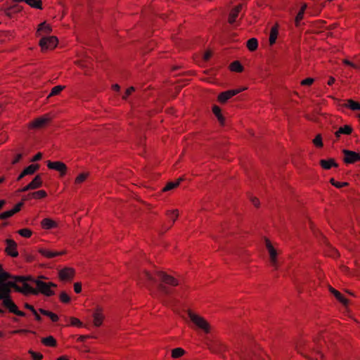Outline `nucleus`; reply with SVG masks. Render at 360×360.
I'll use <instances>...</instances> for the list:
<instances>
[{"label": "nucleus", "instance_id": "nucleus-1", "mask_svg": "<svg viewBox=\"0 0 360 360\" xmlns=\"http://www.w3.org/2000/svg\"><path fill=\"white\" fill-rule=\"evenodd\" d=\"M16 281L22 284V293L24 295H38L41 293L50 297L55 294L53 288L57 287V285L52 282L46 283L39 278L35 279L31 277L18 276L16 277Z\"/></svg>", "mask_w": 360, "mask_h": 360}, {"label": "nucleus", "instance_id": "nucleus-2", "mask_svg": "<svg viewBox=\"0 0 360 360\" xmlns=\"http://www.w3.org/2000/svg\"><path fill=\"white\" fill-rule=\"evenodd\" d=\"M155 275L160 281L158 286V290L165 295H169L171 292L169 286H177L179 284V281L174 276L167 274L164 271H156Z\"/></svg>", "mask_w": 360, "mask_h": 360}, {"label": "nucleus", "instance_id": "nucleus-3", "mask_svg": "<svg viewBox=\"0 0 360 360\" xmlns=\"http://www.w3.org/2000/svg\"><path fill=\"white\" fill-rule=\"evenodd\" d=\"M188 316L195 329L201 330L205 333L210 332L211 326L202 316L191 310L188 311Z\"/></svg>", "mask_w": 360, "mask_h": 360}, {"label": "nucleus", "instance_id": "nucleus-4", "mask_svg": "<svg viewBox=\"0 0 360 360\" xmlns=\"http://www.w3.org/2000/svg\"><path fill=\"white\" fill-rule=\"evenodd\" d=\"M16 277L17 276H15L13 278L14 281H8L0 285V300H4L6 298H9L11 288H13L16 291L22 293L23 285L20 282L16 281Z\"/></svg>", "mask_w": 360, "mask_h": 360}, {"label": "nucleus", "instance_id": "nucleus-5", "mask_svg": "<svg viewBox=\"0 0 360 360\" xmlns=\"http://www.w3.org/2000/svg\"><path fill=\"white\" fill-rule=\"evenodd\" d=\"M265 246L269 255L271 266L276 270L279 267L278 251L273 246L271 242L265 238Z\"/></svg>", "mask_w": 360, "mask_h": 360}, {"label": "nucleus", "instance_id": "nucleus-6", "mask_svg": "<svg viewBox=\"0 0 360 360\" xmlns=\"http://www.w3.org/2000/svg\"><path fill=\"white\" fill-rule=\"evenodd\" d=\"M51 117L49 114H46L41 117L34 119L28 124V128L30 129H41L44 128L51 122Z\"/></svg>", "mask_w": 360, "mask_h": 360}, {"label": "nucleus", "instance_id": "nucleus-7", "mask_svg": "<svg viewBox=\"0 0 360 360\" xmlns=\"http://www.w3.org/2000/svg\"><path fill=\"white\" fill-rule=\"evenodd\" d=\"M246 88H242V89H233V90H229L224 91L219 94L217 100L218 101L221 103L224 104L227 102L229 99L234 96L235 95L240 93L242 91L245 90Z\"/></svg>", "mask_w": 360, "mask_h": 360}, {"label": "nucleus", "instance_id": "nucleus-8", "mask_svg": "<svg viewBox=\"0 0 360 360\" xmlns=\"http://www.w3.org/2000/svg\"><path fill=\"white\" fill-rule=\"evenodd\" d=\"M47 167L50 169H53L60 173V176H63L68 170L66 165L60 161L51 162L47 161Z\"/></svg>", "mask_w": 360, "mask_h": 360}, {"label": "nucleus", "instance_id": "nucleus-9", "mask_svg": "<svg viewBox=\"0 0 360 360\" xmlns=\"http://www.w3.org/2000/svg\"><path fill=\"white\" fill-rule=\"evenodd\" d=\"M58 44V39L56 37H42L39 41V45L42 50L53 49Z\"/></svg>", "mask_w": 360, "mask_h": 360}, {"label": "nucleus", "instance_id": "nucleus-10", "mask_svg": "<svg viewBox=\"0 0 360 360\" xmlns=\"http://www.w3.org/2000/svg\"><path fill=\"white\" fill-rule=\"evenodd\" d=\"M342 153L344 154L343 160L346 164H352L360 161V155L356 152L344 149Z\"/></svg>", "mask_w": 360, "mask_h": 360}, {"label": "nucleus", "instance_id": "nucleus-11", "mask_svg": "<svg viewBox=\"0 0 360 360\" xmlns=\"http://www.w3.org/2000/svg\"><path fill=\"white\" fill-rule=\"evenodd\" d=\"M75 269L71 267H65L60 270L58 274L61 281H71L75 276Z\"/></svg>", "mask_w": 360, "mask_h": 360}, {"label": "nucleus", "instance_id": "nucleus-12", "mask_svg": "<svg viewBox=\"0 0 360 360\" xmlns=\"http://www.w3.org/2000/svg\"><path fill=\"white\" fill-rule=\"evenodd\" d=\"M105 316L103 314V309L97 307L93 313V322L96 327H99L102 325Z\"/></svg>", "mask_w": 360, "mask_h": 360}, {"label": "nucleus", "instance_id": "nucleus-13", "mask_svg": "<svg viewBox=\"0 0 360 360\" xmlns=\"http://www.w3.org/2000/svg\"><path fill=\"white\" fill-rule=\"evenodd\" d=\"M6 252L8 255L13 257H16L18 256V252L17 251V243L12 239H6Z\"/></svg>", "mask_w": 360, "mask_h": 360}, {"label": "nucleus", "instance_id": "nucleus-14", "mask_svg": "<svg viewBox=\"0 0 360 360\" xmlns=\"http://www.w3.org/2000/svg\"><path fill=\"white\" fill-rule=\"evenodd\" d=\"M23 205V202H20L15 205L13 209L4 212L0 214V219H6L7 218H9L12 217L13 214L19 212Z\"/></svg>", "mask_w": 360, "mask_h": 360}, {"label": "nucleus", "instance_id": "nucleus-15", "mask_svg": "<svg viewBox=\"0 0 360 360\" xmlns=\"http://www.w3.org/2000/svg\"><path fill=\"white\" fill-rule=\"evenodd\" d=\"M39 252L41 255H42L43 256H44L45 257L49 258V259L65 254L64 251H61V252L51 251V250H46L44 248L39 249Z\"/></svg>", "mask_w": 360, "mask_h": 360}, {"label": "nucleus", "instance_id": "nucleus-16", "mask_svg": "<svg viewBox=\"0 0 360 360\" xmlns=\"http://www.w3.org/2000/svg\"><path fill=\"white\" fill-rule=\"evenodd\" d=\"M209 348L214 353H220L226 349V346L219 341H214L209 345Z\"/></svg>", "mask_w": 360, "mask_h": 360}, {"label": "nucleus", "instance_id": "nucleus-17", "mask_svg": "<svg viewBox=\"0 0 360 360\" xmlns=\"http://www.w3.org/2000/svg\"><path fill=\"white\" fill-rule=\"evenodd\" d=\"M242 8V4H239L231 9L229 15V22L230 24H233L236 20V18L238 16V14Z\"/></svg>", "mask_w": 360, "mask_h": 360}, {"label": "nucleus", "instance_id": "nucleus-18", "mask_svg": "<svg viewBox=\"0 0 360 360\" xmlns=\"http://www.w3.org/2000/svg\"><path fill=\"white\" fill-rule=\"evenodd\" d=\"M52 31L51 27L44 22L39 25V27L37 30V35L41 36L43 34H49Z\"/></svg>", "mask_w": 360, "mask_h": 360}, {"label": "nucleus", "instance_id": "nucleus-19", "mask_svg": "<svg viewBox=\"0 0 360 360\" xmlns=\"http://www.w3.org/2000/svg\"><path fill=\"white\" fill-rule=\"evenodd\" d=\"M329 290L335 297V298L338 300L342 304H344L345 306H347L348 304V300L345 298L339 291H338L337 290L332 287L329 288Z\"/></svg>", "mask_w": 360, "mask_h": 360}, {"label": "nucleus", "instance_id": "nucleus-20", "mask_svg": "<svg viewBox=\"0 0 360 360\" xmlns=\"http://www.w3.org/2000/svg\"><path fill=\"white\" fill-rule=\"evenodd\" d=\"M320 165L325 169H330L332 167H337L338 165L335 162L334 159L321 160Z\"/></svg>", "mask_w": 360, "mask_h": 360}, {"label": "nucleus", "instance_id": "nucleus-21", "mask_svg": "<svg viewBox=\"0 0 360 360\" xmlns=\"http://www.w3.org/2000/svg\"><path fill=\"white\" fill-rule=\"evenodd\" d=\"M212 112L214 114V115L217 117L220 124L224 126L225 124V117L223 116V115L221 112V108L217 105H214L212 107Z\"/></svg>", "mask_w": 360, "mask_h": 360}, {"label": "nucleus", "instance_id": "nucleus-22", "mask_svg": "<svg viewBox=\"0 0 360 360\" xmlns=\"http://www.w3.org/2000/svg\"><path fill=\"white\" fill-rule=\"evenodd\" d=\"M352 132V128L349 125H345L339 128V129L335 133L337 139H338L341 134L349 135Z\"/></svg>", "mask_w": 360, "mask_h": 360}, {"label": "nucleus", "instance_id": "nucleus-23", "mask_svg": "<svg viewBox=\"0 0 360 360\" xmlns=\"http://www.w3.org/2000/svg\"><path fill=\"white\" fill-rule=\"evenodd\" d=\"M32 190L40 188L42 186V179L41 175H37L34 179L29 184Z\"/></svg>", "mask_w": 360, "mask_h": 360}, {"label": "nucleus", "instance_id": "nucleus-24", "mask_svg": "<svg viewBox=\"0 0 360 360\" xmlns=\"http://www.w3.org/2000/svg\"><path fill=\"white\" fill-rule=\"evenodd\" d=\"M3 305L7 308L10 312L13 314L18 308L16 304L10 298L4 299L3 300Z\"/></svg>", "mask_w": 360, "mask_h": 360}, {"label": "nucleus", "instance_id": "nucleus-25", "mask_svg": "<svg viewBox=\"0 0 360 360\" xmlns=\"http://www.w3.org/2000/svg\"><path fill=\"white\" fill-rule=\"evenodd\" d=\"M46 195H47V194L45 191L40 190L38 191H35V192L29 193L25 200L29 199V198L41 199V198H45Z\"/></svg>", "mask_w": 360, "mask_h": 360}, {"label": "nucleus", "instance_id": "nucleus-26", "mask_svg": "<svg viewBox=\"0 0 360 360\" xmlns=\"http://www.w3.org/2000/svg\"><path fill=\"white\" fill-rule=\"evenodd\" d=\"M41 224L45 229H51L57 226L56 222L49 218L44 219L41 221Z\"/></svg>", "mask_w": 360, "mask_h": 360}, {"label": "nucleus", "instance_id": "nucleus-27", "mask_svg": "<svg viewBox=\"0 0 360 360\" xmlns=\"http://www.w3.org/2000/svg\"><path fill=\"white\" fill-rule=\"evenodd\" d=\"M144 280H147L153 284L155 283L157 281L156 278L153 276V275H152L149 271H144L140 275V281H141Z\"/></svg>", "mask_w": 360, "mask_h": 360}, {"label": "nucleus", "instance_id": "nucleus-28", "mask_svg": "<svg viewBox=\"0 0 360 360\" xmlns=\"http://www.w3.org/2000/svg\"><path fill=\"white\" fill-rule=\"evenodd\" d=\"M183 178H179L176 180L175 182H169L167 184L165 187L162 189L163 192H166L168 191H171L176 187H178L180 184V183L183 181Z\"/></svg>", "mask_w": 360, "mask_h": 360}, {"label": "nucleus", "instance_id": "nucleus-29", "mask_svg": "<svg viewBox=\"0 0 360 360\" xmlns=\"http://www.w3.org/2000/svg\"><path fill=\"white\" fill-rule=\"evenodd\" d=\"M307 7V5L306 4H304L302 5L300 11L296 15L295 19V25L297 27H298L300 25V22L303 19L304 13V11H305Z\"/></svg>", "mask_w": 360, "mask_h": 360}, {"label": "nucleus", "instance_id": "nucleus-30", "mask_svg": "<svg viewBox=\"0 0 360 360\" xmlns=\"http://www.w3.org/2000/svg\"><path fill=\"white\" fill-rule=\"evenodd\" d=\"M89 176V172H82L79 174L75 179V184L80 185L84 183Z\"/></svg>", "mask_w": 360, "mask_h": 360}, {"label": "nucleus", "instance_id": "nucleus-31", "mask_svg": "<svg viewBox=\"0 0 360 360\" xmlns=\"http://www.w3.org/2000/svg\"><path fill=\"white\" fill-rule=\"evenodd\" d=\"M42 343L49 347H55L56 346V340L52 336H49L47 338H42Z\"/></svg>", "mask_w": 360, "mask_h": 360}, {"label": "nucleus", "instance_id": "nucleus-32", "mask_svg": "<svg viewBox=\"0 0 360 360\" xmlns=\"http://www.w3.org/2000/svg\"><path fill=\"white\" fill-rule=\"evenodd\" d=\"M258 43L255 38H251L247 41V47L251 51H255L257 49Z\"/></svg>", "mask_w": 360, "mask_h": 360}, {"label": "nucleus", "instance_id": "nucleus-33", "mask_svg": "<svg viewBox=\"0 0 360 360\" xmlns=\"http://www.w3.org/2000/svg\"><path fill=\"white\" fill-rule=\"evenodd\" d=\"M230 69L233 72H241L243 70V67L241 65L239 61H234L231 63Z\"/></svg>", "mask_w": 360, "mask_h": 360}, {"label": "nucleus", "instance_id": "nucleus-34", "mask_svg": "<svg viewBox=\"0 0 360 360\" xmlns=\"http://www.w3.org/2000/svg\"><path fill=\"white\" fill-rule=\"evenodd\" d=\"M39 168V165H30L26 167L23 171L26 175H32Z\"/></svg>", "mask_w": 360, "mask_h": 360}, {"label": "nucleus", "instance_id": "nucleus-35", "mask_svg": "<svg viewBox=\"0 0 360 360\" xmlns=\"http://www.w3.org/2000/svg\"><path fill=\"white\" fill-rule=\"evenodd\" d=\"M278 36V30L276 27H273L271 30L270 36H269V43L271 45H273L277 39Z\"/></svg>", "mask_w": 360, "mask_h": 360}, {"label": "nucleus", "instance_id": "nucleus-36", "mask_svg": "<svg viewBox=\"0 0 360 360\" xmlns=\"http://www.w3.org/2000/svg\"><path fill=\"white\" fill-rule=\"evenodd\" d=\"M25 2L33 8H42V2L41 0H25Z\"/></svg>", "mask_w": 360, "mask_h": 360}, {"label": "nucleus", "instance_id": "nucleus-37", "mask_svg": "<svg viewBox=\"0 0 360 360\" xmlns=\"http://www.w3.org/2000/svg\"><path fill=\"white\" fill-rule=\"evenodd\" d=\"M185 354V351L180 347L175 348L172 350V357L174 359H177L182 356Z\"/></svg>", "mask_w": 360, "mask_h": 360}, {"label": "nucleus", "instance_id": "nucleus-38", "mask_svg": "<svg viewBox=\"0 0 360 360\" xmlns=\"http://www.w3.org/2000/svg\"><path fill=\"white\" fill-rule=\"evenodd\" d=\"M64 89H65V86L58 85V86H54L51 89V93L48 96V98L58 95Z\"/></svg>", "mask_w": 360, "mask_h": 360}, {"label": "nucleus", "instance_id": "nucleus-39", "mask_svg": "<svg viewBox=\"0 0 360 360\" xmlns=\"http://www.w3.org/2000/svg\"><path fill=\"white\" fill-rule=\"evenodd\" d=\"M346 106L352 109V110H360V103L349 99L347 101Z\"/></svg>", "mask_w": 360, "mask_h": 360}, {"label": "nucleus", "instance_id": "nucleus-40", "mask_svg": "<svg viewBox=\"0 0 360 360\" xmlns=\"http://www.w3.org/2000/svg\"><path fill=\"white\" fill-rule=\"evenodd\" d=\"M18 233L22 237H25V238H30L32 234V232L30 229H20Z\"/></svg>", "mask_w": 360, "mask_h": 360}, {"label": "nucleus", "instance_id": "nucleus-41", "mask_svg": "<svg viewBox=\"0 0 360 360\" xmlns=\"http://www.w3.org/2000/svg\"><path fill=\"white\" fill-rule=\"evenodd\" d=\"M313 143L319 148H321L323 146V141H322V137L321 134L316 135V136L313 140Z\"/></svg>", "mask_w": 360, "mask_h": 360}, {"label": "nucleus", "instance_id": "nucleus-42", "mask_svg": "<svg viewBox=\"0 0 360 360\" xmlns=\"http://www.w3.org/2000/svg\"><path fill=\"white\" fill-rule=\"evenodd\" d=\"M167 214L168 216H171L172 217L173 223L176 221L177 217H179V211L178 210H169L167 212Z\"/></svg>", "mask_w": 360, "mask_h": 360}, {"label": "nucleus", "instance_id": "nucleus-43", "mask_svg": "<svg viewBox=\"0 0 360 360\" xmlns=\"http://www.w3.org/2000/svg\"><path fill=\"white\" fill-rule=\"evenodd\" d=\"M28 352L34 360H41L43 358V355L41 353L35 352L32 350H29Z\"/></svg>", "mask_w": 360, "mask_h": 360}, {"label": "nucleus", "instance_id": "nucleus-44", "mask_svg": "<svg viewBox=\"0 0 360 360\" xmlns=\"http://www.w3.org/2000/svg\"><path fill=\"white\" fill-rule=\"evenodd\" d=\"M330 183L333 186H335L336 188H342V187H343V186H347V184H347V183H346V182H342V183H341V182L336 181H335V179H333V178H332V179H330Z\"/></svg>", "mask_w": 360, "mask_h": 360}, {"label": "nucleus", "instance_id": "nucleus-45", "mask_svg": "<svg viewBox=\"0 0 360 360\" xmlns=\"http://www.w3.org/2000/svg\"><path fill=\"white\" fill-rule=\"evenodd\" d=\"M60 300L63 303H68L70 300V298L66 292H62L60 295Z\"/></svg>", "mask_w": 360, "mask_h": 360}, {"label": "nucleus", "instance_id": "nucleus-46", "mask_svg": "<svg viewBox=\"0 0 360 360\" xmlns=\"http://www.w3.org/2000/svg\"><path fill=\"white\" fill-rule=\"evenodd\" d=\"M70 323L72 326L81 327L82 326V323L77 318L71 317L70 318Z\"/></svg>", "mask_w": 360, "mask_h": 360}, {"label": "nucleus", "instance_id": "nucleus-47", "mask_svg": "<svg viewBox=\"0 0 360 360\" xmlns=\"http://www.w3.org/2000/svg\"><path fill=\"white\" fill-rule=\"evenodd\" d=\"M11 275L6 272H4L0 274V285H2L3 282L6 281L8 278H11Z\"/></svg>", "mask_w": 360, "mask_h": 360}, {"label": "nucleus", "instance_id": "nucleus-48", "mask_svg": "<svg viewBox=\"0 0 360 360\" xmlns=\"http://www.w3.org/2000/svg\"><path fill=\"white\" fill-rule=\"evenodd\" d=\"M135 91V88L134 86H131L129 88H128L127 90H126V92L124 94V95L122 96V98L126 100L127 98L132 93Z\"/></svg>", "mask_w": 360, "mask_h": 360}, {"label": "nucleus", "instance_id": "nucleus-49", "mask_svg": "<svg viewBox=\"0 0 360 360\" xmlns=\"http://www.w3.org/2000/svg\"><path fill=\"white\" fill-rule=\"evenodd\" d=\"M313 82H314V79L309 77L305 79H303L301 82V84L304 85V86H306V85L309 86V85L312 84Z\"/></svg>", "mask_w": 360, "mask_h": 360}, {"label": "nucleus", "instance_id": "nucleus-50", "mask_svg": "<svg viewBox=\"0 0 360 360\" xmlns=\"http://www.w3.org/2000/svg\"><path fill=\"white\" fill-rule=\"evenodd\" d=\"M74 290L76 293H79L82 291V285L80 283H75L74 284Z\"/></svg>", "mask_w": 360, "mask_h": 360}, {"label": "nucleus", "instance_id": "nucleus-51", "mask_svg": "<svg viewBox=\"0 0 360 360\" xmlns=\"http://www.w3.org/2000/svg\"><path fill=\"white\" fill-rule=\"evenodd\" d=\"M212 53L210 51H207L203 56V59L205 61H207L212 56Z\"/></svg>", "mask_w": 360, "mask_h": 360}, {"label": "nucleus", "instance_id": "nucleus-52", "mask_svg": "<svg viewBox=\"0 0 360 360\" xmlns=\"http://www.w3.org/2000/svg\"><path fill=\"white\" fill-rule=\"evenodd\" d=\"M49 317L51 319L52 321L56 322L58 320V316L56 314H53L50 311L49 314Z\"/></svg>", "mask_w": 360, "mask_h": 360}, {"label": "nucleus", "instance_id": "nucleus-53", "mask_svg": "<svg viewBox=\"0 0 360 360\" xmlns=\"http://www.w3.org/2000/svg\"><path fill=\"white\" fill-rule=\"evenodd\" d=\"M42 158V154L41 153H37L34 157L32 159V162H36V161H38L39 160H41V158Z\"/></svg>", "mask_w": 360, "mask_h": 360}, {"label": "nucleus", "instance_id": "nucleus-54", "mask_svg": "<svg viewBox=\"0 0 360 360\" xmlns=\"http://www.w3.org/2000/svg\"><path fill=\"white\" fill-rule=\"evenodd\" d=\"M343 63L345 64V65H349V66H352L354 68H357V66L356 65H354V63H351L349 60H348L347 59H344L343 60Z\"/></svg>", "mask_w": 360, "mask_h": 360}, {"label": "nucleus", "instance_id": "nucleus-55", "mask_svg": "<svg viewBox=\"0 0 360 360\" xmlns=\"http://www.w3.org/2000/svg\"><path fill=\"white\" fill-rule=\"evenodd\" d=\"M329 255L330 257H338L339 255V254H338V251L335 249L332 248L331 249V252L330 253Z\"/></svg>", "mask_w": 360, "mask_h": 360}, {"label": "nucleus", "instance_id": "nucleus-56", "mask_svg": "<svg viewBox=\"0 0 360 360\" xmlns=\"http://www.w3.org/2000/svg\"><path fill=\"white\" fill-rule=\"evenodd\" d=\"M251 201H252V204L255 207H258L259 206V200L257 198H255V197L252 198H251Z\"/></svg>", "mask_w": 360, "mask_h": 360}, {"label": "nucleus", "instance_id": "nucleus-57", "mask_svg": "<svg viewBox=\"0 0 360 360\" xmlns=\"http://www.w3.org/2000/svg\"><path fill=\"white\" fill-rule=\"evenodd\" d=\"M25 307L27 309H30L32 313H35V309H34V307L32 306L31 304L26 303L25 304Z\"/></svg>", "mask_w": 360, "mask_h": 360}, {"label": "nucleus", "instance_id": "nucleus-58", "mask_svg": "<svg viewBox=\"0 0 360 360\" xmlns=\"http://www.w3.org/2000/svg\"><path fill=\"white\" fill-rule=\"evenodd\" d=\"M22 158V155L21 154H18L16 155V157L15 158V159L13 160V164H16L17 162H18L20 161V160Z\"/></svg>", "mask_w": 360, "mask_h": 360}, {"label": "nucleus", "instance_id": "nucleus-59", "mask_svg": "<svg viewBox=\"0 0 360 360\" xmlns=\"http://www.w3.org/2000/svg\"><path fill=\"white\" fill-rule=\"evenodd\" d=\"M89 338V335H80V336L78 338L77 340H78L79 342H84L86 339H87V338Z\"/></svg>", "mask_w": 360, "mask_h": 360}, {"label": "nucleus", "instance_id": "nucleus-60", "mask_svg": "<svg viewBox=\"0 0 360 360\" xmlns=\"http://www.w3.org/2000/svg\"><path fill=\"white\" fill-rule=\"evenodd\" d=\"M14 314L18 315V316H25V312L18 310V308L16 309L15 312H14Z\"/></svg>", "mask_w": 360, "mask_h": 360}, {"label": "nucleus", "instance_id": "nucleus-61", "mask_svg": "<svg viewBox=\"0 0 360 360\" xmlns=\"http://www.w3.org/2000/svg\"><path fill=\"white\" fill-rule=\"evenodd\" d=\"M27 332H29V330H25V329H20V330H13L12 332V333H27Z\"/></svg>", "mask_w": 360, "mask_h": 360}, {"label": "nucleus", "instance_id": "nucleus-62", "mask_svg": "<svg viewBox=\"0 0 360 360\" xmlns=\"http://www.w3.org/2000/svg\"><path fill=\"white\" fill-rule=\"evenodd\" d=\"M39 312L41 314H42L43 315L47 316H49V314L50 313L49 311H47V310H45V309H39Z\"/></svg>", "mask_w": 360, "mask_h": 360}, {"label": "nucleus", "instance_id": "nucleus-63", "mask_svg": "<svg viewBox=\"0 0 360 360\" xmlns=\"http://www.w3.org/2000/svg\"><path fill=\"white\" fill-rule=\"evenodd\" d=\"M29 190H32V189L30 188L29 184H27L26 186H25L22 189H20L19 191H20V192H25V191H27Z\"/></svg>", "mask_w": 360, "mask_h": 360}, {"label": "nucleus", "instance_id": "nucleus-64", "mask_svg": "<svg viewBox=\"0 0 360 360\" xmlns=\"http://www.w3.org/2000/svg\"><path fill=\"white\" fill-rule=\"evenodd\" d=\"M335 79L334 77H330L328 81V85H332L334 82H335Z\"/></svg>", "mask_w": 360, "mask_h": 360}]
</instances>
